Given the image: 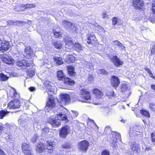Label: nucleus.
I'll return each instance as SVG.
<instances>
[{"instance_id":"1","label":"nucleus","mask_w":155,"mask_h":155,"mask_svg":"<svg viewBox=\"0 0 155 155\" xmlns=\"http://www.w3.org/2000/svg\"><path fill=\"white\" fill-rule=\"evenodd\" d=\"M57 76L60 80H64V83L66 85H72L74 84V82L70 78H66L62 70L58 71L57 72Z\"/></svg>"},{"instance_id":"2","label":"nucleus","mask_w":155,"mask_h":155,"mask_svg":"<svg viewBox=\"0 0 155 155\" xmlns=\"http://www.w3.org/2000/svg\"><path fill=\"white\" fill-rule=\"evenodd\" d=\"M0 56L2 61L5 63L9 64L13 63L14 60L11 58L9 54H2Z\"/></svg>"},{"instance_id":"3","label":"nucleus","mask_w":155,"mask_h":155,"mask_svg":"<svg viewBox=\"0 0 155 155\" xmlns=\"http://www.w3.org/2000/svg\"><path fill=\"white\" fill-rule=\"evenodd\" d=\"M89 146V142L86 140H84L78 143V147L81 151L86 152Z\"/></svg>"},{"instance_id":"4","label":"nucleus","mask_w":155,"mask_h":155,"mask_svg":"<svg viewBox=\"0 0 155 155\" xmlns=\"http://www.w3.org/2000/svg\"><path fill=\"white\" fill-rule=\"evenodd\" d=\"M81 97L83 98L84 100L83 102L90 103V100L91 98V96L90 93L85 90L82 89L81 91Z\"/></svg>"},{"instance_id":"5","label":"nucleus","mask_w":155,"mask_h":155,"mask_svg":"<svg viewBox=\"0 0 155 155\" xmlns=\"http://www.w3.org/2000/svg\"><path fill=\"white\" fill-rule=\"evenodd\" d=\"M48 122L52 127H58L61 125L60 120L58 119V117L54 118L53 116L50 117Z\"/></svg>"},{"instance_id":"6","label":"nucleus","mask_w":155,"mask_h":155,"mask_svg":"<svg viewBox=\"0 0 155 155\" xmlns=\"http://www.w3.org/2000/svg\"><path fill=\"white\" fill-rule=\"evenodd\" d=\"M20 101L18 99L11 101L8 104V107L10 109H18L20 107Z\"/></svg>"},{"instance_id":"7","label":"nucleus","mask_w":155,"mask_h":155,"mask_svg":"<svg viewBox=\"0 0 155 155\" xmlns=\"http://www.w3.org/2000/svg\"><path fill=\"white\" fill-rule=\"evenodd\" d=\"M70 129L69 126L66 125L63 127L59 132L60 137L63 138H65L69 134Z\"/></svg>"},{"instance_id":"8","label":"nucleus","mask_w":155,"mask_h":155,"mask_svg":"<svg viewBox=\"0 0 155 155\" xmlns=\"http://www.w3.org/2000/svg\"><path fill=\"white\" fill-rule=\"evenodd\" d=\"M21 148L23 152L25 155H33L32 151L30 150V145L28 144L25 143H23Z\"/></svg>"},{"instance_id":"9","label":"nucleus","mask_w":155,"mask_h":155,"mask_svg":"<svg viewBox=\"0 0 155 155\" xmlns=\"http://www.w3.org/2000/svg\"><path fill=\"white\" fill-rule=\"evenodd\" d=\"M45 85L46 87L47 90V92L49 96H52V94H53L54 91V87L52 86L53 83L48 81H46L44 82Z\"/></svg>"},{"instance_id":"10","label":"nucleus","mask_w":155,"mask_h":155,"mask_svg":"<svg viewBox=\"0 0 155 155\" xmlns=\"http://www.w3.org/2000/svg\"><path fill=\"white\" fill-rule=\"evenodd\" d=\"M70 97L68 94L63 93L61 95L60 102L62 104H68L70 102Z\"/></svg>"},{"instance_id":"11","label":"nucleus","mask_w":155,"mask_h":155,"mask_svg":"<svg viewBox=\"0 0 155 155\" xmlns=\"http://www.w3.org/2000/svg\"><path fill=\"white\" fill-rule=\"evenodd\" d=\"M55 106V104L52 96H49L45 108L46 109H48V108H53Z\"/></svg>"},{"instance_id":"12","label":"nucleus","mask_w":155,"mask_h":155,"mask_svg":"<svg viewBox=\"0 0 155 155\" xmlns=\"http://www.w3.org/2000/svg\"><path fill=\"white\" fill-rule=\"evenodd\" d=\"M110 81L111 85L114 87H117L120 83V80L118 77L114 75L111 76Z\"/></svg>"},{"instance_id":"13","label":"nucleus","mask_w":155,"mask_h":155,"mask_svg":"<svg viewBox=\"0 0 155 155\" xmlns=\"http://www.w3.org/2000/svg\"><path fill=\"white\" fill-rule=\"evenodd\" d=\"M111 60L112 62L116 67H119L123 64V61L119 58L117 56H113L111 58Z\"/></svg>"},{"instance_id":"14","label":"nucleus","mask_w":155,"mask_h":155,"mask_svg":"<svg viewBox=\"0 0 155 155\" xmlns=\"http://www.w3.org/2000/svg\"><path fill=\"white\" fill-rule=\"evenodd\" d=\"M16 65L23 69H25L30 66L29 64L28 63L27 61L25 60L18 61L16 62Z\"/></svg>"},{"instance_id":"15","label":"nucleus","mask_w":155,"mask_h":155,"mask_svg":"<svg viewBox=\"0 0 155 155\" xmlns=\"http://www.w3.org/2000/svg\"><path fill=\"white\" fill-rule=\"evenodd\" d=\"M8 42L3 41L0 45V51L2 52L7 51L9 48Z\"/></svg>"},{"instance_id":"16","label":"nucleus","mask_w":155,"mask_h":155,"mask_svg":"<svg viewBox=\"0 0 155 155\" xmlns=\"http://www.w3.org/2000/svg\"><path fill=\"white\" fill-rule=\"evenodd\" d=\"M133 6L135 8L138 9H141V7L143 6V3L142 0H132Z\"/></svg>"},{"instance_id":"17","label":"nucleus","mask_w":155,"mask_h":155,"mask_svg":"<svg viewBox=\"0 0 155 155\" xmlns=\"http://www.w3.org/2000/svg\"><path fill=\"white\" fill-rule=\"evenodd\" d=\"M46 149V146L45 144L41 142L38 143L36 148V151L38 153H41L44 152Z\"/></svg>"},{"instance_id":"18","label":"nucleus","mask_w":155,"mask_h":155,"mask_svg":"<svg viewBox=\"0 0 155 155\" xmlns=\"http://www.w3.org/2000/svg\"><path fill=\"white\" fill-rule=\"evenodd\" d=\"M27 117V115L26 114L21 115L20 116V119L18 120L19 124L21 125L22 126L26 125Z\"/></svg>"},{"instance_id":"19","label":"nucleus","mask_w":155,"mask_h":155,"mask_svg":"<svg viewBox=\"0 0 155 155\" xmlns=\"http://www.w3.org/2000/svg\"><path fill=\"white\" fill-rule=\"evenodd\" d=\"M56 115L58 117V119H59L60 120L62 121H65V122H68V120L66 114L64 113L59 112L58 114H57Z\"/></svg>"},{"instance_id":"20","label":"nucleus","mask_w":155,"mask_h":155,"mask_svg":"<svg viewBox=\"0 0 155 155\" xmlns=\"http://www.w3.org/2000/svg\"><path fill=\"white\" fill-rule=\"evenodd\" d=\"M67 69L68 74L70 76L75 77L76 73L74 71V68L73 67L68 66L67 67Z\"/></svg>"},{"instance_id":"21","label":"nucleus","mask_w":155,"mask_h":155,"mask_svg":"<svg viewBox=\"0 0 155 155\" xmlns=\"http://www.w3.org/2000/svg\"><path fill=\"white\" fill-rule=\"evenodd\" d=\"M34 71V68L32 67L28 68L26 71L27 76L31 78L35 74Z\"/></svg>"},{"instance_id":"22","label":"nucleus","mask_w":155,"mask_h":155,"mask_svg":"<svg viewBox=\"0 0 155 155\" xmlns=\"http://www.w3.org/2000/svg\"><path fill=\"white\" fill-rule=\"evenodd\" d=\"M93 93L95 95L97 98L98 99L101 98L103 95V93L97 89H94V90Z\"/></svg>"},{"instance_id":"23","label":"nucleus","mask_w":155,"mask_h":155,"mask_svg":"<svg viewBox=\"0 0 155 155\" xmlns=\"http://www.w3.org/2000/svg\"><path fill=\"white\" fill-rule=\"evenodd\" d=\"M26 7V5L22 4L21 5L17 7H15L14 10L16 12H20L21 11H24L26 9L25 7Z\"/></svg>"},{"instance_id":"24","label":"nucleus","mask_w":155,"mask_h":155,"mask_svg":"<svg viewBox=\"0 0 155 155\" xmlns=\"http://www.w3.org/2000/svg\"><path fill=\"white\" fill-rule=\"evenodd\" d=\"M84 67L88 69L87 71H89L90 70H91L93 69V66L92 63L90 62H88L87 61L84 62Z\"/></svg>"},{"instance_id":"25","label":"nucleus","mask_w":155,"mask_h":155,"mask_svg":"<svg viewBox=\"0 0 155 155\" xmlns=\"http://www.w3.org/2000/svg\"><path fill=\"white\" fill-rule=\"evenodd\" d=\"M96 37L94 35H91L87 37V42L88 44H93L94 42Z\"/></svg>"},{"instance_id":"26","label":"nucleus","mask_w":155,"mask_h":155,"mask_svg":"<svg viewBox=\"0 0 155 155\" xmlns=\"http://www.w3.org/2000/svg\"><path fill=\"white\" fill-rule=\"evenodd\" d=\"M130 147L132 150L134 152H138V150L140 147V146L137 143L133 142L130 146Z\"/></svg>"},{"instance_id":"27","label":"nucleus","mask_w":155,"mask_h":155,"mask_svg":"<svg viewBox=\"0 0 155 155\" xmlns=\"http://www.w3.org/2000/svg\"><path fill=\"white\" fill-rule=\"evenodd\" d=\"M54 59L57 64L58 65L62 64L64 63V61L61 58L56 57H54Z\"/></svg>"},{"instance_id":"28","label":"nucleus","mask_w":155,"mask_h":155,"mask_svg":"<svg viewBox=\"0 0 155 155\" xmlns=\"http://www.w3.org/2000/svg\"><path fill=\"white\" fill-rule=\"evenodd\" d=\"M71 23H72L66 20H64L62 22V25L68 30L70 29V27L71 25Z\"/></svg>"},{"instance_id":"29","label":"nucleus","mask_w":155,"mask_h":155,"mask_svg":"<svg viewBox=\"0 0 155 155\" xmlns=\"http://www.w3.org/2000/svg\"><path fill=\"white\" fill-rule=\"evenodd\" d=\"M114 44L117 46L119 48H120V50H125V48L120 42L118 41H114Z\"/></svg>"},{"instance_id":"30","label":"nucleus","mask_w":155,"mask_h":155,"mask_svg":"<svg viewBox=\"0 0 155 155\" xmlns=\"http://www.w3.org/2000/svg\"><path fill=\"white\" fill-rule=\"evenodd\" d=\"M46 149L48 150H51L52 149L54 145V142H50L48 141L46 142Z\"/></svg>"},{"instance_id":"31","label":"nucleus","mask_w":155,"mask_h":155,"mask_svg":"<svg viewBox=\"0 0 155 155\" xmlns=\"http://www.w3.org/2000/svg\"><path fill=\"white\" fill-rule=\"evenodd\" d=\"M75 50L79 52L83 50V48L81 45L79 43L76 42L74 45Z\"/></svg>"},{"instance_id":"32","label":"nucleus","mask_w":155,"mask_h":155,"mask_svg":"<svg viewBox=\"0 0 155 155\" xmlns=\"http://www.w3.org/2000/svg\"><path fill=\"white\" fill-rule=\"evenodd\" d=\"M62 147L64 149H71L72 146L71 143L69 142H66L62 145Z\"/></svg>"},{"instance_id":"33","label":"nucleus","mask_w":155,"mask_h":155,"mask_svg":"<svg viewBox=\"0 0 155 155\" xmlns=\"http://www.w3.org/2000/svg\"><path fill=\"white\" fill-rule=\"evenodd\" d=\"M53 44L57 48L60 49L62 47V45L60 41H52Z\"/></svg>"},{"instance_id":"34","label":"nucleus","mask_w":155,"mask_h":155,"mask_svg":"<svg viewBox=\"0 0 155 155\" xmlns=\"http://www.w3.org/2000/svg\"><path fill=\"white\" fill-rule=\"evenodd\" d=\"M70 29H69L68 31H71V32L76 31L78 28L77 25L75 24L72 23H71V25L70 26Z\"/></svg>"},{"instance_id":"35","label":"nucleus","mask_w":155,"mask_h":155,"mask_svg":"<svg viewBox=\"0 0 155 155\" xmlns=\"http://www.w3.org/2000/svg\"><path fill=\"white\" fill-rule=\"evenodd\" d=\"M65 47L66 48L69 49H71L73 47L74 45L73 41L65 42Z\"/></svg>"},{"instance_id":"36","label":"nucleus","mask_w":155,"mask_h":155,"mask_svg":"<svg viewBox=\"0 0 155 155\" xmlns=\"http://www.w3.org/2000/svg\"><path fill=\"white\" fill-rule=\"evenodd\" d=\"M9 78L3 73H0V80L2 81H5L7 80Z\"/></svg>"},{"instance_id":"37","label":"nucleus","mask_w":155,"mask_h":155,"mask_svg":"<svg viewBox=\"0 0 155 155\" xmlns=\"http://www.w3.org/2000/svg\"><path fill=\"white\" fill-rule=\"evenodd\" d=\"M4 137L8 141L9 140L11 139L12 137V135L9 132L8 133H5L4 134Z\"/></svg>"},{"instance_id":"38","label":"nucleus","mask_w":155,"mask_h":155,"mask_svg":"<svg viewBox=\"0 0 155 155\" xmlns=\"http://www.w3.org/2000/svg\"><path fill=\"white\" fill-rule=\"evenodd\" d=\"M97 72L98 74H102L104 75L107 74L108 72L104 69H101L98 70Z\"/></svg>"},{"instance_id":"39","label":"nucleus","mask_w":155,"mask_h":155,"mask_svg":"<svg viewBox=\"0 0 155 155\" xmlns=\"http://www.w3.org/2000/svg\"><path fill=\"white\" fill-rule=\"evenodd\" d=\"M121 91L122 92H124L126 91L128 87L126 84H123L120 86Z\"/></svg>"},{"instance_id":"40","label":"nucleus","mask_w":155,"mask_h":155,"mask_svg":"<svg viewBox=\"0 0 155 155\" xmlns=\"http://www.w3.org/2000/svg\"><path fill=\"white\" fill-rule=\"evenodd\" d=\"M140 112L143 115L148 117H150V114L148 111L142 110H140Z\"/></svg>"},{"instance_id":"41","label":"nucleus","mask_w":155,"mask_h":155,"mask_svg":"<svg viewBox=\"0 0 155 155\" xmlns=\"http://www.w3.org/2000/svg\"><path fill=\"white\" fill-rule=\"evenodd\" d=\"M117 140L114 138H111L110 142L112 143V146L116 147L115 143H117Z\"/></svg>"},{"instance_id":"42","label":"nucleus","mask_w":155,"mask_h":155,"mask_svg":"<svg viewBox=\"0 0 155 155\" xmlns=\"http://www.w3.org/2000/svg\"><path fill=\"white\" fill-rule=\"evenodd\" d=\"M102 109V111L105 113V115H107L110 111V108L107 107H103Z\"/></svg>"},{"instance_id":"43","label":"nucleus","mask_w":155,"mask_h":155,"mask_svg":"<svg viewBox=\"0 0 155 155\" xmlns=\"http://www.w3.org/2000/svg\"><path fill=\"white\" fill-rule=\"evenodd\" d=\"M53 33L54 35L56 38H58L60 36L61 37V35H62L61 32L57 31H53Z\"/></svg>"},{"instance_id":"44","label":"nucleus","mask_w":155,"mask_h":155,"mask_svg":"<svg viewBox=\"0 0 155 155\" xmlns=\"http://www.w3.org/2000/svg\"><path fill=\"white\" fill-rule=\"evenodd\" d=\"M7 114V113L4 110H2L0 111V118L2 119Z\"/></svg>"},{"instance_id":"45","label":"nucleus","mask_w":155,"mask_h":155,"mask_svg":"<svg viewBox=\"0 0 155 155\" xmlns=\"http://www.w3.org/2000/svg\"><path fill=\"white\" fill-rule=\"evenodd\" d=\"M73 41L72 38L69 36H67L64 39V42H70Z\"/></svg>"},{"instance_id":"46","label":"nucleus","mask_w":155,"mask_h":155,"mask_svg":"<svg viewBox=\"0 0 155 155\" xmlns=\"http://www.w3.org/2000/svg\"><path fill=\"white\" fill-rule=\"evenodd\" d=\"M15 23L14 24V25H17V26H19L20 24H21V25H22L24 23H26V22L25 21H15Z\"/></svg>"},{"instance_id":"47","label":"nucleus","mask_w":155,"mask_h":155,"mask_svg":"<svg viewBox=\"0 0 155 155\" xmlns=\"http://www.w3.org/2000/svg\"><path fill=\"white\" fill-rule=\"evenodd\" d=\"M93 80L94 78L93 76L91 74H89L88 78L87 80L88 83H90L93 81Z\"/></svg>"},{"instance_id":"48","label":"nucleus","mask_w":155,"mask_h":155,"mask_svg":"<svg viewBox=\"0 0 155 155\" xmlns=\"http://www.w3.org/2000/svg\"><path fill=\"white\" fill-rule=\"evenodd\" d=\"M118 18L116 17L113 18L112 19L113 25H115L117 24L118 21Z\"/></svg>"},{"instance_id":"49","label":"nucleus","mask_w":155,"mask_h":155,"mask_svg":"<svg viewBox=\"0 0 155 155\" xmlns=\"http://www.w3.org/2000/svg\"><path fill=\"white\" fill-rule=\"evenodd\" d=\"M151 137L152 142H153V145L155 144V134L152 133L151 134Z\"/></svg>"},{"instance_id":"50","label":"nucleus","mask_w":155,"mask_h":155,"mask_svg":"<svg viewBox=\"0 0 155 155\" xmlns=\"http://www.w3.org/2000/svg\"><path fill=\"white\" fill-rule=\"evenodd\" d=\"M37 134L35 135L31 138V141L33 143H35L37 140Z\"/></svg>"},{"instance_id":"51","label":"nucleus","mask_w":155,"mask_h":155,"mask_svg":"<svg viewBox=\"0 0 155 155\" xmlns=\"http://www.w3.org/2000/svg\"><path fill=\"white\" fill-rule=\"evenodd\" d=\"M35 7V5L34 4H26V7L25 8H34Z\"/></svg>"},{"instance_id":"52","label":"nucleus","mask_w":155,"mask_h":155,"mask_svg":"<svg viewBox=\"0 0 155 155\" xmlns=\"http://www.w3.org/2000/svg\"><path fill=\"white\" fill-rule=\"evenodd\" d=\"M72 115L74 118L76 117L78 115V112L76 110H72Z\"/></svg>"},{"instance_id":"53","label":"nucleus","mask_w":155,"mask_h":155,"mask_svg":"<svg viewBox=\"0 0 155 155\" xmlns=\"http://www.w3.org/2000/svg\"><path fill=\"white\" fill-rule=\"evenodd\" d=\"M149 107L151 110L155 111V104H150L149 105Z\"/></svg>"},{"instance_id":"54","label":"nucleus","mask_w":155,"mask_h":155,"mask_svg":"<svg viewBox=\"0 0 155 155\" xmlns=\"http://www.w3.org/2000/svg\"><path fill=\"white\" fill-rule=\"evenodd\" d=\"M110 153L109 152L106 150L103 151L101 153V155H109Z\"/></svg>"},{"instance_id":"55","label":"nucleus","mask_w":155,"mask_h":155,"mask_svg":"<svg viewBox=\"0 0 155 155\" xmlns=\"http://www.w3.org/2000/svg\"><path fill=\"white\" fill-rule=\"evenodd\" d=\"M115 138H116V139H117V140H120L121 141V140L120 135L117 132L116 137H115Z\"/></svg>"},{"instance_id":"56","label":"nucleus","mask_w":155,"mask_h":155,"mask_svg":"<svg viewBox=\"0 0 155 155\" xmlns=\"http://www.w3.org/2000/svg\"><path fill=\"white\" fill-rule=\"evenodd\" d=\"M49 130V128L46 127L44 129H43L42 130V132L44 134H45L47 133L48 132Z\"/></svg>"},{"instance_id":"57","label":"nucleus","mask_w":155,"mask_h":155,"mask_svg":"<svg viewBox=\"0 0 155 155\" xmlns=\"http://www.w3.org/2000/svg\"><path fill=\"white\" fill-rule=\"evenodd\" d=\"M117 132L116 131H112L110 137L112 136L111 138L116 137V136Z\"/></svg>"},{"instance_id":"58","label":"nucleus","mask_w":155,"mask_h":155,"mask_svg":"<svg viewBox=\"0 0 155 155\" xmlns=\"http://www.w3.org/2000/svg\"><path fill=\"white\" fill-rule=\"evenodd\" d=\"M13 96L15 97L16 98H18L19 97L18 94H17L15 90L13 91Z\"/></svg>"},{"instance_id":"59","label":"nucleus","mask_w":155,"mask_h":155,"mask_svg":"<svg viewBox=\"0 0 155 155\" xmlns=\"http://www.w3.org/2000/svg\"><path fill=\"white\" fill-rule=\"evenodd\" d=\"M8 24L10 25H14V24L15 23V21H13L12 20H9L7 21Z\"/></svg>"},{"instance_id":"60","label":"nucleus","mask_w":155,"mask_h":155,"mask_svg":"<svg viewBox=\"0 0 155 155\" xmlns=\"http://www.w3.org/2000/svg\"><path fill=\"white\" fill-rule=\"evenodd\" d=\"M144 69L146 71L150 74V75H151L152 76L153 75L151 71L147 67H145Z\"/></svg>"},{"instance_id":"61","label":"nucleus","mask_w":155,"mask_h":155,"mask_svg":"<svg viewBox=\"0 0 155 155\" xmlns=\"http://www.w3.org/2000/svg\"><path fill=\"white\" fill-rule=\"evenodd\" d=\"M3 127L2 126V124L0 123V134L3 131Z\"/></svg>"},{"instance_id":"62","label":"nucleus","mask_w":155,"mask_h":155,"mask_svg":"<svg viewBox=\"0 0 155 155\" xmlns=\"http://www.w3.org/2000/svg\"><path fill=\"white\" fill-rule=\"evenodd\" d=\"M102 18H107L108 17V15H107L106 12H103L102 15Z\"/></svg>"},{"instance_id":"63","label":"nucleus","mask_w":155,"mask_h":155,"mask_svg":"<svg viewBox=\"0 0 155 155\" xmlns=\"http://www.w3.org/2000/svg\"><path fill=\"white\" fill-rule=\"evenodd\" d=\"M29 90L31 91H35V87H31L29 88Z\"/></svg>"},{"instance_id":"64","label":"nucleus","mask_w":155,"mask_h":155,"mask_svg":"<svg viewBox=\"0 0 155 155\" xmlns=\"http://www.w3.org/2000/svg\"><path fill=\"white\" fill-rule=\"evenodd\" d=\"M151 52L152 53H154L155 52V45L152 47V48L151 50Z\"/></svg>"}]
</instances>
